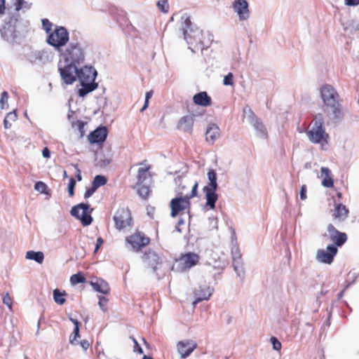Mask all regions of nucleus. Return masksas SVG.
Here are the masks:
<instances>
[{
  "label": "nucleus",
  "mask_w": 359,
  "mask_h": 359,
  "mask_svg": "<svg viewBox=\"0 0 359 359\" xmlns=\"http://www.w3.org/2000/svg\"><path fill=\"white\" fill-rule=\"evenodd\" d=\"M90 210V206L86 203H80L77 205L74 206L71 210V215L81 222L83 226H88L93 222V218L90 215V212L93 209Z\"/></svg>",
  "instance_id": "obj_10"
},
{
  "label": "nucleus",
  "mask_w": 359,
  "mask_h": 359,
  "mask_svg": "<svg viewBox=\"0 0 359 359\" xmlns=\"http://www.w3.org/2000/svg\"><path fill=\"white\" fill-rule=\"evenodd\" d=\"M233 267L235 272L237 274V276L243 280L244 278L245 271L243 266V262L241 260V254H238V257H233Z\"/></svg>",
  "instance_id": "obj_30"
},
{
  "label": "nucleus",
  "mask_w": 359,
  "mask_h": 359,
  "mask_svg": "<svg viewBox=\"0 0 359 359\" xmlns=\"http://www.w3.org/2000/svg\"><path fill=\"white\" fill-rule=\"evenodd\" d=\"M318 177L323 178L321 184L325 188H332L334 186V180L331 170L327 167H322L320 175Z\"/></svg>",
  "instance_id": "obj_22"
},
{
  "label": "nucleus",
  "mask_w": 359,
  "mask_h": 359,
  "mask_svg": "<svg viewBox=\"0 0 359 359\" xmlns=\"http://www.w3.org/2000/svg\"><path fill=\"white\" fill-rule=\"evenodd\" d=\"M153 95V91H148L145 95V100H149Z\"/></svg>",
  "instance_id": "obj_62"
},
{
  "label": "nucleus",
  "mask_w": 359,
  "mask_h": 359,
  "mask_svg": "<svg viewBox=\"0 0 359 359\" xmlns=\"http://www.w3.org/2000/svg\"><path fill=\"white\" fill-rule=\"evenodd\" d=\"M18 15L10 17L8 22H6L0 29L1 38L8 42L13 43L17 38V22Z\"/></svg>",
  "instance_id": "obj_9"
},
{
  "label": "nucleus",
  "mask_w": 359,
  "mask_h": 359,
  "mask_svg": "<svg viewBox=\"0 0 359 359\" xmlns=\"http://www.w3.org/2000/svg\"><path fill=\"white\" fill-rule=\"evenodd\" d=\"M130 338L132 339L133 341L134 342V351L138 352L139 353H143L142 348L140 347V346L139 345L137 340L134 337H131Z\"/></svg>",
  "instance_id": "obj_53"
},
{
  "label": "nucleus",
  "mask_w": 359,
  "mask_h": 359,
  "mask_svg": "<svg viewBox=\"0 0 359 359\" xmlns=\"http://www.w3.org/2000/svg\"><path fill=\"white\" fill-rule=\"evenodd\" d=\"M89 343L88 341L86 340H83L81 342V346H82V348L84 349V350H86L88 349V348L89 347Z\"/></svg>",
  "instance_id": "obj_60"
},
{
  "label": "nucleus",
  "mask_w": 359,
  "mask_h": 359,
  "mask_svg": "<svg viewBox=\"0 0 359 359\" xmlns=\"http://www.w3.org/2000/svg\"><path fill=\"white\" fill-rule=\"evenodd\" d=\"M149 168H141L138 170L137 172V182L136 184H144V182L147 177L148 173L147 171Z\"/></svg>",
  "instance_id": "obj_37"
},
{
  "label": "nucleus",
  "mask_w": 359,
  "mask_h": 359,
  "mask_svg": "<svg viewBox=\"0 0 359 359\" xmlns=\"http://www.w3.org/2000/svg\"><path fill=\"white\" fill-rule=\"evenodd\" d=\"M76 185V181L74 178L71 177L69 179V184H68V193L69 194L70 196H74V187Z\"/></svg>",
  "instance_id": "obj_49"
},
{
  "label": "nucleus",
  "mask_w": 359,
  "mask_h": 359,
  "mask_svg": "<svg viewBox=\"0 0 359 359\" xmlns=\"http://www.w3.org/2000/svg\"><path fill=\"white\" fill-rule=\"evenodd\" d=\"M69 320L71 322H72L74 323V325H75V327H79L80 323L76 319L69 318Z\"/></svg>",
  "instance_id": "obj_63"
},
{
  "label": "nucleus",
  "mask_w": 359,
  "mask_h": 359,
  "mask_svg": "<svg viewBox=\"0 0 359 359\" xmlns=\"http://www.w3.org/2000/svg\"><path fill=\"white\" fill-rule=\"evenodd\" d=\"M231 7L237 14L239 20L245 21L249 19L250 13L249 5L246 0H235L232 2Z\"/></svg>",
  "instance_id": "obj_14"
},
{
  "label": "nucleus",
  "mask_w": 359,
  "mask_h": 359,
  "mask_svg": "<svg viewBox=\"0 0 359 359\" xmlns=\"http://www.w3.org/2000/svg\"><path fill=\"white\" fill-rule=\"evenodd\" d=\"M197 344L194 340L186 339L177 344V350L181 358H187L196 348Z\"/></svg>",
  "instance_id": "obj_15"
},
{
  "label": "nucleus",
  "mask_w": 359,
  "mask_h": 359,
  "mask_svg": "<svg viewBox=\"0 0 359 359\" xmlns=\"http://www.w3.org/2000/svg\"><path fill=\"white\" fill-rule=\"evenodd\" d=\"M115 226L118 230H122L126 227L131 226L132 217L128 209L121 208L117 210L114 216Z\"/></svg>",
  "instance_id": "obj_12"
},
{
  "label": "nucleus",
  "mask_w": 359,
  "mask_h": 359,
  "mask_svg": "<svg viewBox=\"0 0 359 359\" xmlns=\"http://www.w3.org/2000/svg\"><path fill=\"white\" fill-rule=\"evenodd\" d=\"M77 337H79V327H74L72 334L70 337V342L73 343Z\"/></svg>",
  "instance_id": "obj_52"
},
{
  "label": "nucleus",
  "mask_w": 359,
  "mask_h": 359,
  "mask_svg": "<svg viewBox=\"0 0 359 359\" xmlns=\"http://www.w3.org/2000/svg\"><path fill=\"white\" fill-rule=\"evenodd\" d=\"M107 137V130L106 127H100L95 129L88 135L89 142L92 144L103 143Z\"/></svg>",
  "instance_id": "obj_21"
},
{
  "label": "nucleus",
  "mask_w": 359,
  "mask_h": 359,
  "mask_svg": "<svg viewBox=\"0 0 359 359\" xmlns=\"http://www.w3.org/2000/svg\"><path fill=\"white\" fill-rule=\"evenodd\" d=\"M193 126L194 118L191 116L182 117L178 123V128L188 133H191Z\"/></svg>",
  "instance_id": "obj_26"
},
{
  "label": "nucleus",
  "mask_w": 359,
  "mask_h": 359,
  "mask_svg": "<svg viewBox=\"0 0 359 359\" xmlns=\"http://www.w3.org/2000/svg\"><path fill=\"white\" fill-rule=\"evenodd\" d=\"M42 155L44 158H49L50 155V152L47 147H45L42 151Z\"/></svg>",
  "instance_id": "obj_59"
},
{
  "label": "nucleus",
  "mask_w": 359,
  "mask_h": 359,
  "mask_svg": "<svg viewBox=\"0 0 359 359\" xmlns=\"http://www.w3.org/2000/svg\"><path fill=\"white\" fill-rule=\"evenodd\" d=\"M157 6L163 13H168L169 9V4L168 0H160L157 2Z\"/></svg>",
  "instance_id": "obj_41"
},
{
  "label": "nucleus",
  "mask_w": 359,
  "mask_h": 359,
  "mask_svg": "<svg viewBox=\"0 0 359 359\" xmlns=\"http://www.w3.org/2000/svg\"><path fill=\"white\" fill-rule=\"evenodd\" d=\"M67 295V293L63 291L60 292L58 289H55L53 290V299L56 304L59 305H62L65 302L66 299L65 298V296Z\"/></svg>",
  "instance_id": "obj_35"
},
{
  "label": "nucleus",
  "mask_w": 359,
  "mask_h": 359,
  "mask_svg": "<svg viewBox=\"0 0 359 359\" xmlns=\"http://www.w3.org/2000/svg\"><path fill=\"white\" fill-rule=\"evenodd\" d=\"M8 93L6 91H4L1 94L0 97V108L1 109H7L8 107Z\"/></svg>",
  "instance_id": "obj_40"
},
{
  "label": "nucleus",
  "mask_w": 359,
  "mask_h": 359,
  "mask_svg": "<svg viewBox=\"0 0 359 359\" xmlns=\"http://www.w3.org/2000/svg\"><path fill=\"white\" fill-rule=\"evenodd\" d=\"M53 57V52L48 49L31 51L27 55V60L32 64H46L51 62Z\"/></svg>",
  "instance_id": "obj_11"
},
{
  "label": "nucleus",
  "mask_w": 359,
  "mask_h": 359,
  "mask_svg": "<svg viewBox=\"0 0 359 359\" xmlns=\"http://www.w3.org/2000/svg\"><path fill=\"white\" fill-rule=\"evenodd\" d=\"M329 238L337 248L342 246L347 240V235L345 233L338 231L332 224L327 226Z\"/></svg>",
  "instance_id": "obj_16"
},
{
  "label": "nucleus",
  "mask_w": 359,
  "mask_h": 359,
  "mask_svg": "<svg viewBox=\"0 0 359 359\" xmlns=\"http://www.w3.org/2000/svg\"><path fill=\"white\" fill-rule=\"evenodd\" d=\"M25 3L24 0H16L15 3V9L16 11H19L22 8L23 4Z\"/></svg>",
  "instance_id": "obj_54"
},
{
  "label": "nucleus",
  "mask_w": 359,
  "mask_h": 359,
  "mask_svg": "<svg viewBox=\"0 0 359 359\" xmlns=\"http://www.w3.org/2000/svg\"><path fill=\"white\" fill-rule=\"evenodd\" d=\"M127 241L132 245L134 250H139L149 244V239L137 233L128 237Z\"/></svg>",
  "instance_id": "obj_20"
},
{
  "label": "nucleus",
  "mask_w": 359,
  "mask_h": 359,
  "mask_svg": "<svg viewBox=\"0 0 359 359\" xmlns=\"http://www.w3.org/2000/svg\"><path fill=\"white\" fill-rule=\"evenodd\" d=\"M181 29L183 32L184 39L189 46V48L193 51L196 48L198 49V46H204L203 31L198 27L194 28L190 20L189 16L184 13L181 16Z\"/></svg>",
  "instance_id": "obj_3"
},
{
  "label": "nucleus",
  "mask_w": 359,
  "mask_h": 359,
  "mask_svg": "<svg viewBox=\"0 0 359 359\" xmlns=\"http://www.w3.org/2000/svg\"><path fill=\"white\" fill-rule=\"evenodd\" d=\"M212 289L210 288L209 286H198V287L194 290V294L195 300L193 302L194 306L203 300L209 299L212 294Z\"/></svg>",
  "instance_id": "obj_19"
},
{
  "label": "nucleus",
  "mask_w": 359,
  "mask_h": 359,
  "mask_svg": "<svg viewBox=\"0 0 359 359\" xmlns=\"http://www.w3.org/2000/svg\"><path fill=\"white\" fill-rule=\"evenodd\" d=\"M323 123L324 118L323 114H316L309 126L310 128L306 131L307 137L312 143L320 144L323 142H327L328 135L325 133Z\"/></svg>",
  "instance_id": "obj_5"
},
{
  "label": "nucleus",
  "mask_w": 359,
  "mask_h": 359,
  "mask_svg": "<svg viewBox=\"0 0 359 359\" xmlns=\"http://www.w3.org/2000/svg\"><path fill=\"white\" fill-rule=\"evenodd\" d=\"M97 76L96 70L91 66H84L79 68L78 79L81 88L79 90V95L84 97L97 88V83L95 82Z\"/></svg>",
  "instance_id": "obj_4"
},
{
  "label": "nucleus",
  "mask_w": 359,
  "mask_h": 359,
  "mask_svg": "<svg viewBox=\"0 0 359 359\" xmlns=\"http://www.w3.org/2000/svg\"><path fill=\"white\" fill-rule=\"evenodd\" d=\"M320 95L327 116L334 123L340 122L344 116L339 103V95L335 89L330 85H324L321 88Z\"/></svg>",
  "instance_id": "obj_2"
},
{
  "label": "nucleus",
  "mask_w": 359,
  "mask_h": 359,
  "mask_svg": "<svg viewBox=\"0 0 359 359\" xmlns=\"http://www.w3.org/2000/svg\"><path fill=\"white\" fill-rule=\"evenodd\" d=\"M223 84L224 86H233V75L229 72L226 74L223 79Z\"/></svg>",
  "instance_id": "obj_44"
},
{
  "label": "nucleus",
  "mask_w": 359,
  "mask_h": 359,
  "mask_svg": "<svg viewBox=\"0 0 359 359\" xmlns=\"http://www.w3.org/2000/svg\"><path fill=\"white\" fill-rule=\"evenodd\" d=\"M219 136V128L215 123L210 124L205 132L206 141L212 144Z\"/></svg>",
  "instance_id": "obj_23"
},
{
  "label": "nucleus",
  "mask_w": 359,
  "mask_h": 359,
  "mask_svg": "<svg viewBox=\"0 0 359 359\" xmlns=\"http://www.w3.org/2000/svg\"><path fill=\"white\" fill-rule=\"evenodd\" d=\"M136 187L139 196L144 199L147 198L150 193L149 187L144 184H136Z\"/></svg>",
  "instance_id": "obj_36"
},
{
  "label": "nucleus",
  "mask_w": 359,
  "mask_h": 359,
  "mask_svg": "<svg viewBox=\"0 0 359 359\" xmlns=\"http://www.w3.org/2000/svg\"><path fill=\"white\" fill-rule=\"evenodd\" d=\"M270 340L273 345V348L275 351H280L281 349V343L277 339V338L272 337Z\"/></svg>",
  "instance_id": "obj_46"
},
{
  "label": "nucleus",
  "mask_w": 359,
  "mask_h": 359,
  "mask_svg": "<svg viewBox=\"0 0 359 359\" xmlns=\"http://www.w3.org/2000/svg\"><path fill=\"white\" fill-rule=\"evenodd\" d=\"M88 46L83 40L72 39L58 53L60 62L83 65L87 55Z\"/></svg>",
  "instance_id": "obj_1"
},
{
  "label": "nucleus",
  "mask_w": 359,
  "mask_h": 359,
  "mask_svg": "<svg viewBox=\"0 0 359 359\" xmlns=\"http://www.w3.org/2000/svg\"><path fill=\"white\" fill-rule=\"evenodd\" d=\"M90 285L94 290L104 294L109 293L110 290L109 284L103 279H97L95 281H91Z\"/></svg>",
  "instance_id": "obj_28"
},
{
  "label": "nucleus",
  "mask_w": 359,
  "mask_h": 359,
  "mask_svg": "<svg viewBox=\"0 0 359 359\" xmlns=\"http://www.w3.org/2000/svg\"><path fill=\"white\" fill-rule=\"evenodd\" d=\"M209 221V228L210 229H217V217H210L208 218Z\"/></svg>",
  "instance_id": "obj_47"
},
{
  "label": "nucleus",
  "mask_w": 359,
  "mask_h": 359,
  "mask_svg": "<svg viewBox=\"0 0 359 359\" xmlns=\"http://www.w3.org/2000/svg\"><path fill=\"white\" fill-rule=\"evenodd\" d=\"M6 0H0V18L5 14V6Z\"/></svg>",
  "instance_id": "obj_55"
},
{
  "label": "nucleus",
  "mask_w": 359,
  "mask_h": 359,
  "mask_svg": "<svg viewBox=\"0 0 359 359\" xmlns=\"http://www.w3.org/2000/svg\"><path fill=\"white\" fill-rule=\"evenodd\" d=\"M345 4L348 6H355L359 4V0H345Z\"/></svg>",
  "instance_id": "obj_56"
},
{
  "label": "nucleus",
  "mask_w": 359,
  "mask_h": 359,
  "mask_svg": "<svg viewBox=\"0 0 359 359\" xmlns=\"http://www.w3.org/2000/svg\"><path fill=\"white\" fill-rule=\"evenodd\" d=\"M225 266V264L224 263H221L219 262L218 264H216V265H214V268L215 269H221L222 270Z\"/></svg>",
  "instance_id": "obj_61"
},
{
  "label": "nucleus",
  "mask_w": 359,
  "mask_h": 359,
  "mask_svg": "<svg viewBox=\"0 0 359 359\" xmlns=\"http://www.w3.org/2000/svg\"><path fill=\"white\" fill-rule=\"evenodd\" d=\"M3 303L6 305L10 309L12 307V299L10 297L8 292L4 294L3 297Z\"/></svg>",
  "instance_id": "obj_48"
},
{
  "label": "nucleus",
  "mask_w": 359,
  "mask_h": 359,
  "mask_svg": "<svg viewBox=\"0 0 359 359\" xmlns=\"http://www.w3.org/2000/svg\"><path fill=\"white\" fill-rule=\"evenodd\" d=\"M217 190L209 189L208 187H203V192L206 198V206L210 209L215 208V203L218 199V195L216 194Z\"/></svg>",
  "instance_id": "obj_25"
},
{
  "label": "nucleus",
  "mask_w": 359,
  "mask_h": 359,
  "mask_svg": "<svg viewBox=\"0 0 359 359\" xmlns=\"http://www.w3.org/2000/svg\"><path fill=\"white\" fill-rule=\"evenodd\" d=\"M103 242H104V241L101 237L97 238V241H96L95 248L94 250V253H96L98 251L100 245L103 243Z\"/></svg>",
  "instance_id": "obj_57"
},
{
  "label": "nucleus",
  "mask_w": 359,
  "mask_h": 359,
  "mask_svg": "<svg viewBox=\"0 0 359 359\" xmlns=\"http://www.w3.org/2000/svg\"><path fill=\"white\" fill-rule=\"evenodd\" d=\"M17 119V114L15 110L8 113L4 120V126L6 129L11 127L12 123L15 122Z\"/></svg>",
  "instance_id": "obj_34"
},
{
  "label": "nucleus",
  "mask_w": 359,
  "mask_h": 359,
  "mask_svg": "<svg viewBox=\"0 0 359 359\" xmlns=\"http://www.w3.org/2000/svg\"><path fill=\"white\" fill-rule=\"evenodd\" d=\"M175 183L177 184L176 192L178 196H184L186 194H190V193L187 192V184L184 182L181 177H177L175 179Z\"/></svg>",
  "instance_id": "obj_31"
},
{
  "label": "nucleus",
  "mask_w": 359,
  "mask_h": 359,
  "mask_svg": "<svg viewBox=\"0 0 359 359\" xmlns=\"http://www.w3.org/2000/svg\"><path fill=\"white\" fill-rule=\"evenodd\" d=\"M25 258L34 260L39 264H42L44 259V255L41 251L36 252L29 250L26 252Z\"/></svg>",
  "instance_id": "obj_32"
},
{
  "label": "nucleus",
  "mask_w": 359,
  "mask_h": 359,
  "mask_svg": "<svg viewBox=\"0 0 359 359\" xmlns=\"http://www.w3.org/2000/svg\"><path fill=\"white\" fill-rule=\"evenodd\" d=\"M74 167L75 168V169L77 171V173L76 175V177L78 181H81L82 180V176H81V170L79 168V166L77 164H75L74 165Z\"/></svg>",
  "instance_id": "obj_58"
},
{
  "label": "nucleus",
  "mask_w": 359,
  "mask_h": 359,
  "mask_svg": "<svg viewBox=\"0 0 359 359\" xmlns=\"http://www.w3.org/2000/svg\"><path fill=\"white\" fill-rule=\"evenodd\" d=\"M248 119L250 123L256 130L257 135L261 138H266L267 131L265 126L259 120L251 109L249 110Z\"/></svg>",
  "instance_id": "obj_18"
},
{
  "label": "nucleus",
  "mask_w": 359,
  "mask_h": 359,
  "mask_svg": "<svg viewBox=\"0 0 359 359\" xmlns=\"http://www.w3.org/2000/svg\"><path fill=\"white\" fill-rule=\"evenodd\" d=\"M160 258L154 252H149L144 254V261L148 265L151 266L154 271L157 269V265L160 264Z\"/></svg>",
  "instance_id": "obj_29"
},
{
  "label": "nucleus",
  "mask_w": 359,
  "mask_h": 359,
  "mask_svg": "<svg viewBox=\"0 0 359 359\" xmlns=\"http://www.w3.org/2000/svg\"><path fill=\"white\" fill-rule=\"evenodd\" d=\"M97 190L96 187H95L93 184L92 187L89 189H87L85 194H84V198H88L90 197L95 191Z\"/></svg>",
  "instance_id": "obj_51"
},
{
  "label": "nucleus",
  "mask_w": 359,
  "mask_h": 359,
  "mask_svg": "<svg viewBox=\"0 0 359 359\" xmlns=\"http://www.w3.org/2000/svg\"><path fill=\"white\" fill-rule=\"evenodd\" d=\"M207 175L209 180V183L208 185L205 186V187H208L209 189L212 190H217L218 185L217 182V178L216 172L214 170L210 169L208 170Z\"/></svg>",
  "instance_id": "obj_33"
},
{
  "label": "nucleus",
  "mask_w": 359,
  "mask_h": 359,
  "mask_svg": "<svg viewBox=\"0 0 359 359\" xmlns=\"http://www.w3.org/2000/svg\"><path fill=\"white\" fill-rule=\"evenodd\" d=\"M108 302V299L104 297L99 296V302L98 305L102 311L104 312L107 311V304Z\"/></svg>",
  "instance_id": "obj_45"
},
{
  "label": "nucleus",
  "mask_w": 359,
  "mask_h": 359,
  "mask_svg": "<svg viewBox=\"0 0 359 359\" xmlns=\"http://www.w3.org/2000/svg\"><path fill=\"white\" fill-rule=\"evenodd\" d=\"M47 189V185L43 182H37L34 184V189L40 193H45Z\"/></svg>",
  "instance_id": "obj_43"
},
{
  "label": "nucleus",
  "mask_w": 359,
  "mask_h": 359,
  "mask_svg": "<svg viewBox=\"0 0 359 359\" xmlns=\"http://www.w3.org/2000/svg\"><path fill=\"white\" fill-rule=\"evenodd\" d=\"M348 212L346 205L339 203L335 205L333 217L339 221H344L348 217Z\"/></svg>",
  "instance_id": "obj_27"
},
{
  "label": "nucleus",
  "mask_w": 359,
  "mask_h": 359,
  "mask_svg": "<svg viewBox=\"0 0 359 359\" xmlns=\"http://www.w3.org/2000/svg\"><path fill=\"white\" fill-rule=\"evenodd\" d=\"M338 249L334 244H330L326 249H319L316 252V259L323 264H331Z\"/></svg>",
  "instance_id": "obj_13"
},
{
  "label": "nucleus",
  "mask_w": 359,
  "mask_h": 359,
  "mask_svg": "<svg viewBox=\"0 0 359 359\" xmlns=\"http://www.w3.org/2000/svg\"><path fill=\"white\" fill-rule=\"evenodd\" d=\"M352 24H353V26H354V27L355 28V29H357V30L359 29V22L353 21Z\"/></svg>",
  "instance_id": "obj_64"
},
{
  "label": "nucleus",
  "mask_w": 359,
  "mask_h": 359,
  "mask_svg": "<svg viewBox=\"0 0 359 359\" xmlns=\"http://www.w3.org/2000/svg\"><path fill=\"white\" fill-rule=\"evenodd\" d=\"M86 281L85 277L82 275L81 273H77L74 274L70 278V282L72 285H76L79 283H82Z\"/></svg>",
  "instance_id": "obj_39"
},
{
  "label": "nucleus",
  "mask_w": 359,
  "mask_h": 359,
  "mask_svg": "<svg viewBox=\"0 0 359 359\" xmlns=\"http://www.w3.org/2000/svg\"><path fill=\"white\" fill-rule=\"evenodd\" d=\"M194 102L199 106L208 107L211 104V97L205 91L196 93L193 97Z\"/></svg>",
  "instance_id": "obj_24"
},
{
  "label": "nucleus",
  "mask_w": 359,
  "mask_h": 359,
  "mask_svg": "<svg viewBox=\"0 0 359 359\" xmlns=\"http://www.w3.org/2000/svg\"><path fill=\"white\" fill-rule=\"evenodd\" d=\"M306 191H307L306 185V184L302 185L301 187L300 192H299V196H300L301 200L305 201L307 198Z\"/></svg>",
  "instance_id": "obj_50"
},
{
  "label": "nucleus",
  "mask_w": 359,
  "mask_h": 359,
  "mask_svg": "<svg viewBox=\"0 0 359 359\" xmlns=\"http://www.w3.org/2000/svg\"><path fill=\"white\" fill-rule=\"evenodd\" d=\"M41 22H42L43 29L46 31V32L47 34H50V32H51L53 31L52 30L53 23L51 22H50L49 20H48V19H43L41 20Z\"/></svg>",
  "instance_id": "obj_42"
},
{
  "label": "nucleus",
  "mask_w": 359,
  "mask_h": 359,
  "mask_svg": "<svg viewBox=\"0 0 359 359\" xmlns=\"http://www.w3.org/2000/svg\"><path fill=\"white\" fill-rule=\"evenodd\" d=\"M80 65L69 62L58 63V69L63 82L67 85L72 84L79 75V67Z\"/></svg>",
  "instance_id": "obj_8"
},
{
  "label": "nucleus",
  "mask_w": 359,
  "mask_h": 359,
  "mask_svg": "<svg viewBox=\"0 0 359 359\" xmlns=\"http://www.w3.org/2000/svg\"><path fill=\"white\" fill-rule=\"evenodd\" d=\"M46 43L59 52L69 41V32L65 27L55 25L46 38Z\"/></svg>",
  "instance_id": "obj_6"
},
{
  "label": "nucleus",
  "mask_w": 359,
  "mask_h": 359,
  "mask_svg": "<svg viewBox=\"0 0 359 359\" xmlns=\"http://www.w3.org/2000/svg\"><path fill=\"white\" fill-rule=\"evenodd\" d=\"M199 260V256L194 252H188L181 256L178 262L180 269L185 271L196 265Z\"/></svg>",
  "instance_id": "obj_17"
},
{
  "label": "nucleus",
  "mask_w": 359,
  "mask_h": 359,
  "mask_svg": "<svg viewBox=\"0 0 359 359\" xmlns=\"http://www.w3.org/2000/svg\"><path fill=\"white\" fill-rule=\"evenodd\" d=\"M198 187V183L197 181H195L191 187L190 194H186L184 196H177L171 200L170 206L171 208L170 215L172 217H175L180 212L189 208V200L197 196Z\"/></svg>",
  "instance_id": "obj_7"
},
{
  "label": "nucleus",
  "mask_w": 359,
  "mask_h": 359,
  "mask_svg": "<svg viewBox=\"0 0 359 359\" xmlns=\"http://www.w3.org/2000/svg\"><path fill=\"white\" fill-rule=\"evenodd\" d=\"M107 182V178L103 175H96L92 182V184L97 189L100 187L106 184Z\"/></svg>",
  "instance_id": "obj_38"
}]
</instances>
